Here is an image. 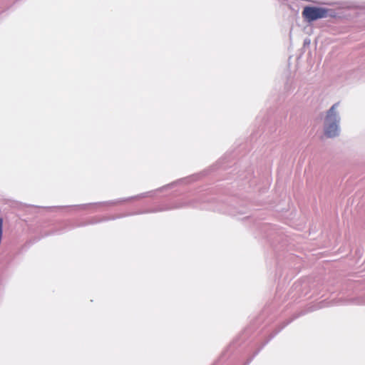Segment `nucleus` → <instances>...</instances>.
I'll list each match as a JSON object with an SVG mask.
<instances>
[{
    "label": "nucleus",
    "instance_id": "nucleus-1",
    "mask_svg": "<svg viewBox=\"0 0 365 365\" xmlns=\"http://www.w3.org/2000/svg\"><path fill=\"white\" fill-rule=\"evenodd\" d=\"M211 205H205L204 202H200L196 200H191L188 202H173L170 203L163 202L159 204L156 207L153 209L146 210L143 211H138L135 212H130L127 214L118 215H113L110 217H98L99 223L103 222H107L110 220H115L117 219L123 218L128 216L135 215H142V214H148V213H155L158 212H164L173 209H180L186 207H191L195 208L200 209H207L212 210L214 211H217L219 212H222L224 214H227L234 217H239L242 215L244 212H242V209H237L235 207L232 205H229L225 202H216L215 200H212L210 202Z\"/></svg>",
    "mask_w": 365,
    "mask_h": 365
},
{
    "label": "nucleus",
    "instance_id": "nucleus-2",
    "mask_svg": "<svg viewBox=\"0 0 365 365\" xmlns=\"http://www.w3.org/2000/svg\"><path fill=\"white\" fill-rule=\"evenodd\" d=\"M207 174V171H204L203 173L192 175L190 176H188L187 178H181L180 180H178L175 182H173L170 184H168L165 186H163L155 190L149 191L140 193L137 195L131 196L126 198H119L117 200H108V201H103V202H91V203H86V204H81V205H71V206H53V207H45L47 210H53L56 209H61L63 207H73L78 210H89L91 212H96L100 210V207L103 206H114L118 205V203L127 202L131 200H138L143 197H153V194L158 191H162L167 190L168 188H172L174 186L179 185L180 183H190L193 181L197 180L201 175H205Z\"/></svg>",
    "mask_w": 365,
    "mask_h": 365
},
{
    "label": "nucleus",
    "instance_id": "nucleus-3",
    "mask_svg": "<svg viewBox=\"0 0 365 365\" xmlns=\"http://www.w3.org/2000/svg\"><path fill=\"white\" fill-rule=\"evenodd\" d=\"M364 287L362 281L349 282L341 291V297L336 304L341 305H365V294H359Z\"/></svg>",
    "mask_w": 365,
    "mask_h": 365
},
{
    "label": "nucleus",
    "instance_id": "nucleus-4",
    "mask_svg": "<svg viewBox=\"0 0 365 365\" xmlns=\"http://www.w3.org/2000/svg\"><path fill=\"white\" fill-rule=\"evenodd\" d=\"M339 106V102L333 104L331 108L327 110L324 118V134L329 138H336L340 134L341 117L338 111Z\"/></svg>",
    "mask_w": 365,
    "mask_h": 365
},
{
    "label": "nucleus",
    "instance_id": "nucleus-5",
    "mask_svg": "<svg viewBox=\"0 0 365 365\" xmlns=\"http://www.w3.org/2000/svg\"><path fill=\"white\" fill-rule=\"evenodd\" d=\"M329 9L322 7L305 6L302 11L303 18L312 22L328 16Z\"/></svg>",
    "mask_w": 365,
    "mask_h": 365
},
{
    "label": "nucleus",
    "instance_id": "nucleus-6",
    "mask_svg": "<svg viewBox=\"0 0 365 365\" xmlns=\"http://www.w3.org/2000/svg\"><path fill=\"white\" fill-rule=\"evenodd\" d=\"M64 226L61 230H56L52 232L51 234H61L66 231L73 230L76 227H82L87 225H96L99 223L98 217H92L85 221L72 222L71 220H66L63 222Z\"/></svg>",
    "mask_w": 365,
    "mask_h": 365
},
{
    "label": "nucleus",
    "instance_id": "nucleus-7",
    "mask_svg": "<svg viewBox=\"0 0 365 365\" xmlns=\"http://www.w3.org/2000/svg\"><path fill=\"white\" fill-rule=\"evenodd\" d=\"M297 317H295L297 318ZM294 318L288 319L283 322L279 327H277L270 335L269 337L262 343L261 346L257 349L256 351H254L253 354L250 356L243 365H249L254 358L259 353V351L263 349V347L269 343L270 340H272L277 334H279L284 327H286L289 324H290L293 321Z\"/></svg>",
    "mask_w": 365,
    "mask_h": 365
},
{
    "label": "nucleus",
    "instance_id": "nucleus-8",
    "mask_svg": "<svg viewBox=\"0 0 365 365\" xmlns=\"http://www.w3.org/2000/svg\"><path fill=\"white\" fill-rule=\"evenodd\" d=\"M307 286V282L305 281H303L302 282H296L293 284L292 289L296 290L297 292H300L299 294V296H305L307 294V292H303L302 290V288L306 287Z\"/></svg>",
    "mask_w": 365,
    "mask_h": 365
},
{
    "label": "nucleus",
    "instance_id": "nucleus-9",
    "mask_svg": "<svg viewBox=\"0 0 365 365\" xmlns=\"http://www.w3.org/2000/svg\"><path fill=\"white\" fill-rule=\"evenodd\" d=\"M240 176H242V175H240ZM252 177V169H249L247 171V174L244 177H240V179L242 180H247L248 182H250L251 181Z\"/></svg>",
    "mask_w": 365,
    "mask_h": 365
},
{
    "label": "nucleus",
    "instance_id": "nucleus-10",
    "mask_svg": "<svg viewBox=\"0 0 365 365\" xmlns=\"http://www.w3.org/2000/svg\"><path fill=\"white\" fill-rule=\"evenodd\" d=\"M365 70H359V69H356V70H349V76L351 77H356L358 76H359L362 71H364Z\"/></svg>",
    "mask_w": 365,
    "mask_h": 365
},
{
    "label": "nucleus",
    "instance_id": "nucleus-11",
    "mask_svg": "<svg viewBox=\"0 0 365 365\" xmlns=\"http://www.w3.org/2000/svg\"><path fill=\"white\" fill-rule=\"evenodd\" d=\"M217 166V165H214L212 167V170H215V167Z\"/></svg>",
    "mask_w": 365,
    "mask_h": 365
}]
</instances>
